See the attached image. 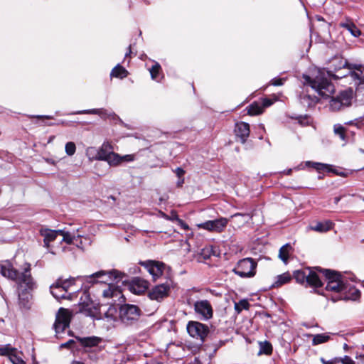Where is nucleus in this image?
Wrapping results in <instances>:
<instances>
[{"label": "nucleus", "instance_id": "7", "mask_svg": "<svg viewBox=\"0 0 364 364\" xmlns=\"http://www.w3.org/2000/svg\"><path fill=\"white\" fill-rule=\"evenodd\" d=\"M187 331L189 335L202 342L209 333V328L207 325L198 321H189L187 324Z\"/></svg>", "mask_w": 364, "mask_h": 364}, {"label": "nucleus", "instance_id": "19", "mask_svg": "<svg viewBox=\"0 0 364 364\" xmlns=\"http://www.w3.org/2000/svg\"><path fill=\"white\" fill-rule=\"evenodd\" d=\"M50 293L57 300L73 299V295L68 292H64V291L60 287V286L57 285L55 282L50 286Z\"/></svg>", "mask_w": 364, "mask_h": 364}, {"label": "nucleus", "instance_id": "36", "mask_svg": "<svg viewBox=\"0 0 364 364\" xmlns=\"http://www.w3.org/2000/svg\"><path fill=\"white\" fill-rule=\"evenodd\" d=\"M121 156L115 152H113L109 155L105 161H107L111 166H117L121 164L120 162Z\"/></svg>", "mask_w": 364, "mask_h": 364}, {"label": "nucleus", "instance_id": "28", "mask_svg": "<svg viewBox=\"0 0 364 364\" xmlns=\"http://www.w3.org/2000/svg\"><path fill=\"white\" fill-rule=\"evenodd\" d=\"M309 267L304 269L296 270L294 272V278L299 284L306 283L308 277Z\"/></svg>", "mask_w": 364, "mask_h": 364}, {"label": "nucleus", "instance_id": "10", "mask_svg": "<svg viewBox=\"0 0 364 364\" xmlns=\"http://www.w3.org/2000/svg\"><path fill=\"white\" fill-rule=\"evenodd\" d=\"M171 289V283L166 282L164 284H159L153 287L148 294L149 297L151 300L157 301H162L168 296Z\"/></svg>", "mask_w": 364, "mask_h": 364}, {"label": "nucleus", "instance_id": "18", "mask_svg": "<svg viewBox=\"0 0 364 364\" xmlns=\"http://www.w3.org/2000/svg\"><path fill=\"white\" fill-rule=\"evenodd\" d=\"M41 235L43 237L45 245L48 247L50 242L54 241L60 233H63V230H53L50 229H41L40 230Z\"/></svg>", "mask_w": 364, "mask_h": 364}, {"label": "nucleus", "instance_id": "1", "mask_svg": "<svg viewBox=\"0 0 364 364\" xmlns=\"http://www.w3.org/2000/svg\"><path fill=\"white\" fill-rule=\"evenodd\" d=\"M315 269L323 272L328 280L326 289L338 294L336 296L332 297L333 301L356 300L360 297L359 290L346 282L339 273L330 269H322L319 267Z\"/></svg>", "mask_w": 364, "mask_h": 364}, {"label": "nucleus", "instance_id": "53", "mask_svg": "<svg viewBox=\"0 0 364 364\" xmlns=\"http://www.w3.org/2000/svg\"><path fill=\"white\" fill-rule=\"evenodd\" d=\"M273 103L272 100L268 98H264L262 100V106L263 107V109L264 107H267L270 105H272Z\"/></svg>", "mask_w": 364, "mask_h": 364}, {"label": "nucleus", "instance_id": "21", "mask_svg": "<svg viewBox=\"0 0 364 364\" xmlns=\"http://www.w3.org/2000/svg\"><path fill=\"white\" fill-rule=\"evenodd\" d=\"M306 284L315 288L321 287L323 285V283L318 277L317 273L314 271V269L309 267Z\"/></svg>", "mask_w": 364, "mask_h": 364}, {"label": "nucleus", "instance_id": "12", "mask_svg": "<svg viewBox=\"0 0 364 364\" xmlns=\"http://www.w3.org/2000/svg\"><path fill=\"white\" fill-rule=\"evenodd\" d=\"M24 265L23 272L19 273V277L16 282L24 286L27 289L32 290L36 288V282L31 274V264L26 262Z\"/></svg>", "mask_w": 364, "mask_h": 364}, {"label": "nucleus", "instance_id": "2", "mask_svg": "<svg viewBox=\"0 0 364 364\" xmlns=\"http://www.w3.org/2000/svg\"><path fill=\"white\" fill-rule=\"evenodd\" d=\"M331 75V71L318 69L311 75H303L304 83L310 86L321 97L328 98L335 91L334 85L329 79Z\"/></svg>", "mask_w": 364, "mask_h": 364}, {"label": "nucleus", "instance_id": "39", "mask_svg": "<svg viewBox=\"0 0 364 364\" xmlns=\"http://www.w3.org/2000/svg\"><path fill=\"white\" fill-rule=\"evenodd\" d=\"M212 255L216 256V250L212 246L204 247L201 250L200 257L204 259H208Z\"/></svg>", "mask_w": 364, "mask_h": 364}, {"label": "nucleus", "instance_id": "27", "mask_svg": "<svg viewBox=\"0 0 364 364\" xmlns=\"http://www.w3.org/2000/svg\"><path fill=\"white\" fill-rule=\"evenodd\" d=\"M79 340L80 343L85 347L97 346L102 341V338L97 336L80 338Z\"/></svg>", "mask_w": 364, "mask_h": 364}, {"label": "nucleus", "instance_id": "13", "mask_svg": "<svg viewBox=\"0 0 364 364\" xmlns=\"http://www.w3.org/2000/svg\"><path fill=\"white\" fill-rule=\"evenodd\" d=\"M228 220L225 218H220L213 220H208L201 223L198 227L209 231L220 232L227 226Z\"/></svg>", "mask_w": 364, "mask_h": 364}, {"label": "nucleus", "instance_id": "51", "mask_svg": "<svg viewBox=\"0 0 364 364\" xmlns=\"http://www.w3.org/2000/svg\"><path fill=\"white\" fill-rule=\"evenodd\" d=\"M9 359L13 364H25L23 360L14 353L10 354Z\"/></svg>", "mask_w": 364, "mask_h": 364}, {"label": "nucleus", "instance_id": "46", "mask_svg": "<svg viewBox=\"0 0 364 364\" xmlns=\"http://www.w3.org/2000/svg\"><path fill=\"white\" fill-rule=\"evenodd\" d=\"M160 70H161V66L159 63H156L155 65H154L151 67V68L149 70L151 78L153 80H157Z\"/></svg>", "mask_w": 364, "mask_h": 364}, {"label": "nucleus", "instance_id": "61", "mask_svg": "<svg viewBox=\"0 0 364 364\" xmlns=\"http://www.w3.org/2000/svg\"><path fill=\"white\" fill-rule=\"evenodd\" d=\"M347 124H352L353 123H352V122H348Z\"/></svg>", "mask_w": 364, "mask_h": 364}, {"label": "nucleus", "instance_id": "5", "mask_svg": "<svg viewBox=\"0 0 364 364\" xmlns=\"http://www.w3.org/2000/svg\"><path fill=\"white\" fill-rule=\"evenodd\" d=\"M141 315L140 309L133 304H124L119 310L120 321L126 325H132L139 320Z\"/></svg>", "mask_w": 364, "mask_h": 364}, {"label": "nucleus", "instance_id": "16", "mask_svg": "<svg viewBox=\"0 0 364 364\" xmlns=\"http://www.w3.org/2000/svg\"><path fill=\"white\" fill-rule=\"evenodd\" d=\"M145 266L154 280L163 274L166 268V265L163 262L155 261H148L145 263Z\"/></svg>", "mask_w": 364, "mask_h": 364}, {"label": "nucleus", "instance_id": "6", "mask_svg": "<svg viewBox=\"0 0 364 364\" xmlns=\"http://www.w3.org/2000/svg\"><path fill=\"white\" fill-rule=\"evenodd\" d=\"M81 300H82V298ZM78 306V312L96 319L101 318L99 306L91 301L87 295H85V300L79 302Z\"/></svg>", "mask_w": 364, "mask_h": 364}, {"label": "nucleus", "instance_id": "9", "mask_svg": "<svg viewBox=\"0 0 364 364\" xmlns=\"http://www.w3.org/2000/svg\"><path fill=\"white\" fill-rule=\"evenodd\" d=\"M194 311L203 320H209L213 316V309L208 300L203 299L196 301L194 304Z\"/></svg>", "mask_w": 364, "mask_h": 364}, {"label": "nucleus", "instance_id": "45", "mask_svg": "<svg viewBox=\"0 0 364 364\" xmlns=\"http://www.w3.org/2000/svg\"><path fill=\"white\" fill-rule=\"evenodd\" d=\"M302 103H306L308 106H311L317 103L318 99L316 97H311L309 95H305L301 97Z\"/></svg>", "mask_w": 364, "mask_h": 364}, {"label": "nucleus", "instance_id": "3", "mask_svg": "<svg viewBox=\"0 0 364 364\" xmlns=\"http://www.w3.org/2000/svg\"><path fill=\"white\" fill-rule=\"evenodd\" d=\"M257 263L252 258L247 257L239 260L232 272L242 278H251L256 274Z\"/></svg>", "mask_w": 364, "mask_h": 364}, {"label": "nucleus", "instance_id": "30", "mask_svg": "<svg viewBox=\"0 0 364 364\" xmlns=\"http://www.w3.org/2000/svg\"><path fill=\"white\" fill-rule=\"evenodd\" d=\"M121 294L120 291L114 286L109 284L107 289H105L102 292V296L105 298L109 299L114 296H118Z\"/></svg>", "mask_w": 364, "mask_h": 364}, {"label": "nucleus", "instance_id": "23", "mask_svg": "<svg viewBox=\"0 0 364 364\" xmlns=\"http://www.w3.org/2000/svg\"><path fill=\"white\" fill-rule=\"evenodd\" d=\"M330 63H331L330 68L333 71H338V70H341V68H349V66L350 65L347 62L346 60H345L342 58H338V57H336L333 59H332V60L331 61Z\"/></svg>", "mask_w": 364, "mask_h": 364}, {"label": "nucleus", "instance_id": "43", "mask_svg": "<svg viewBox=\"0 0 364 364\" xmlns=\"http://www.w3.org/2000/svg\"><path fill=\"white\" fill-rule=\"evenodd\" d=\"M55 283L57 285L60 286V287L64 291V292H68V289L73 284L72 282L68 279H58Z\"/></svg>", "mask_w": 364, "mask_h": 364}, {"label": "nucleus", "instance_id": "20", "mask_svg": "<svg viewBox=\"0 0 364 364\" xmlns=\"http://www.w3.org/2000/svg\"><path fill=\"white\" fill-rule=\"evenodd\" d=\"M114 147L110 142H104L97 152V159L98 160L105 161L114 151Z\"/></svg>", "mask_w": 364, "mask_h": 364}, {"label": "nucleus", "instance_id": "47", "mask_svg": "<svg viewBox=\"0 0 364 364\" xmlns=\"http://www.w3.org/2000/svg\"><path fill=\"white\" fill-rule=\"evenodd\" d=\"M65 152L68 156H73L76 151V146L74 142L70 141L65 144Z\"/></svg>", "mask_w": 364, "mask_h": 364}, {"label": "nucleus", "instance_id": "41", "mask_svg": "<svg viewBox=\"0 0 364 364\" xmlns=\"http://www.w3.org/2000/svg\"><path fill=\"white\" fill-rule=\"evenodd\" d=\"M250 304L247 299H242L238 302H235V310L237 314H240L243 309L248 310Z\"/></svg>", "mask_w": 364, "mask_h": 364}, {"label": "nucleus", "instance_id": "15", "mask_svg": "<svg viewBox=\"0 0 364 364\" xmlns=\"http://www.w3.org/2000/svg\"><path fill=\"white\" fill-rule=\"evenodd\" d=\"M235 133L242 144H245L250 136V130L248 123L240 122L235 124Z\"/></svg>", "mask_w": 364, "mask_h": 364}, {"label": "nucleus", "instance_id": "60", "mask_svg": "<svg viewBox=\"0 0 364 364\" xmlns=\"http://www.w3.org/2000/svg\"><path fill=\"white\" fill-rule=\"evenodd\" d=\"M341 198V197H340V196L335 197L334 198V203H335V204H338V202L340 201Z\"/></svg>", "mask_w": 364, "mask_h": 364}, {"label": "nucleus", "instance_id": "11", "mask_svg": "<svg viewBox=\"0 0 364 364\" xmlns=\"http://www.w3.org/2000/svg\"><path fill=\"white\" fill-rule=\"evenodd\" d=\"M103 276H107L109 279L101 281L102 282H107L109 281H115L118 282L125 277V274L116 269H112L110 271H99L90 276H87V279L88 282H92V279H100Z\"/></svg>", "mask_w": 364, "mask_h": 364}, {"label": "nucleus", "instance_id": "49", "mask_svg": "<svg viewBox=\"0 0 364 364\" xmlns=\"http://www.w3.org/2000/svg\"><path fill=\"white\" fill-rule=\"evenodd\" d=\"M82 113L95 114L98 115H106L107 111L103 109H92L82 112Z\"/></svg>", "mask_w": 364, "mask_h": 364}, {"label": "nucleus", "instance_id": "38", "mask_svg": "<svg viewBox=\"0 0 364 364\" xmlns=\"http://www.w3.org/2000/svg\"><path fill=\"white\" fill-rule=\"evenodd\" d=\"M259 354L270 355L272 353V346L269 341L259 342Z\"/></svg>", "mask_w": 364, "mask_h": 364}, {"label": "nucleus", "instance_id": "24", "mask_svg": "<svg viewBox=\"0 0 364 364\" xmlns=\"http://www.w3.org/2000/svg\"><path fill=\"white\" fill-rule=\"evenodd\" d=\"M292 277L289 272H285L284 274H279L277 276V277L275 278V282L272 284V287H280L284 284L289 283Z\"/></svg>", "mask_w": 364, "mask_h": 364}, {"label": "nucleus", "instance_id": "54", "mask_svg": "<svg viewBox=\"0 0 364 364\" xmlns=\"http://www.w3.org/2000/svg\"><path fill=\"white\" fill-rule=\"evenodd\" d=\"M174 172L176 173V174L178 178L183 177V176L185 174V171L180 167H178L177 168H176L174 170Z\"/></svg>", "mask_w": 364, "mask_h": 364}, {"label": "nucleus", "instance_id": "44", "mask_svg": "<svg viewBox=\"0 0 364 364\" xmlns=\"http://www.w3.org/2000/svg\"><path fill=\"white\" fill-rule=\"evenodd\" d=\"M306 165L311 166L314 168H315L316 170H317L318 171H323V170H328V171L330 170L328 165L325 164L318 163V162L308 161V162H306Z\"/></svg>", "mask_w": 364, "mask_h": 364}, {"label": "nucleus", "instance_id": "32", "mask_svg": "<svg viewBox=\"0 0 364 364\" xmlns=\"http://www.w3.org/2000/svg\"><path fill=\"white\" fill-rule=\"evenodd\" d=\"M127 70L124 67L121 66L119 64L115 66L111 72V76L119 77L122 79L126 77L127 76Z\"/></svg>", "mask_w": 364, "mask_h": 364}, {"label": "nucleus", "instance_id": "8", "mask_svg": "<svg viewBox=\"0 0 364 364\" xmlns=\"http://www.w3.org/2000/svg\"><path fill=\"white\" fill-rule=\"evenodd\" d=\"M71 316L72 315L69 310L64 308H60L58 310L53 325L56 333H62L69 327Z\"/></svg>", "mask_w": 364, "mask_h": 364}, {"label": "nucleus", "instance_id": "22", "mask_svg": "<svg viewBox=\"0 0 364 364\" xmlns=\"http://www.w3.org/2000/svg\"><path fill=\"white\" fill-rule=\"evenodd\" d=\"M339 26L340 27L348 30L350 33V34L354 37H358L361 35L360 30L350 19H346L345 21L341 22Z\"/></svg>", "mask_w": 364, "mask_h": 364}, {"label": "nucleus", "instance_id": "56", "mask_svg": "<svg viewBox=\"0 0 364 364\" xmlns=\"http://www.w3.org/2000/svg\"><path fill=\"white\" fill-rule=\"evenodd\" d=\"M74 343L75 342L73 340H70L68 342L62 344L61 346L64 348H70L73 344H74Z\"/></svg>", "mask_w": 364, "mask_h": 364}, {"label": "nucleus", "instance_id": "57", "mask_svg": "<svg viewBox=\"0 0 364 364\" xmlns=\"http://www.w3.org/2000/svg\"><path fill=\"white\" fill-rule=\"evenodd\" d=\"M183 183H184V178H183V177H182V178H179V180L178 181V182H177V186H178V187H181V186H182V185L183 184Z\"/></svg>", "mask_w": 364, "mask_h": 364}, {"label": "nucleus", "instance_id": "37", "mask_svg": "<svg viewBox=\"0 0 364 364\" xmlns=\"http://www.w3.org/2000/svg\"><path fill=\"white\" fill-rule=\"evenodd\" d=\"M132 288L135 292H143L147 289V282L139 279H136L134 281Z\"/></svg>", "mask_w": 364, "mask_h": 364}, {"label": "nucleus", "instance_id": "14", "mask_svg": "<svg viewBox=\"0 0 364 364\" xmlns=\"http://www.w3.org/2000/svg\"><path fill=\"white\" fill-rule=\"evenodd\" d=\"M0 273L3 277L14 282L18 281L19 277V272L8 260L0 264Z\"/></svg>", "mask_w": 364, "mask_h": 364}, {"label": "nucleus", "instance_id": "42", "mask_svg": "<svg viewBox=\"0 0 364 364\" xmlns=\"http://www.w3.org/2000/svg\"><path fill=\"white\" fill-rule=\"evenodd\" d=\"M114 363L115 364H131L129 356L124 353L117 355Z\"/></svg>", "mask_w": 364, "mask_h": 364}, {"label": "nucleus", "instance_id": "35", "mask_svg": "<svg viewBox=\"0 0 364 364\" xmlns=\"http://www.w3.org/2000/svg\"><path fill=\"white\" fill-rule=\"evenodd\" d=\"M263 107L257 102H253L248 107L247 113L250 115H257L263 112Z\"/></svg>", "mask_w": 364, "mask_h": 364}, {"label": "nucleus", "instance_id": "59", "mask_svg": "<svg viewBox=\"0 0 364 364\" xmlns=\"http://www.w3.org/2000/svg\"><path fill=\"white\" fill-rule=\"evenodd\" d=\"M131 53H132V47H131V45H130L128 47V52L125 54V57L129 55Z\"/></svg>", "mask_w": 364, "mask_h": 364}, {"label": "nucleus", "instance_id": "58", "mask_svg": "<svg viewBox=\"0 0 364 364\" xmlns=\"http://www.w3.org/2000/svg\"><path fill=\"white\" fill-rule=\"evenodd\" d=\"M245 215H247L237 213L232 215V218L237 217V216H245Z\"/></svg>", "mask_w": 364, "mask_h": 364}, {"label": "nucleus", "instance_id": "29", "mask_svg": "<svg viewBox=\"0 0 364 364\" xmlns=\"http://www.w3.org/2000/svg\"><path fill=\"white\" fill-rule=\"evenodd\" d=\"M331 333H321L313 336L312 344L314 346L324 343L331 339Z\"/></svg>", "mask_w": 364, "mask_h": 364}, {"label": "nucleus", "instance_id": "55", "mask_svg": "<svg viewBox=\"0 0 364 364\" xmlns=\"http://www.w3.org/2000/svg\"><path fill=\"white\" fill-rule=\"evenodd\" d=\"M284 80L282 78H274L272 80V85L274 86H280L283 85Z\"/></svg>", "mask_w": 364, "mask_h": 364}, {"label": "nucleus", "instance_id": "50", "mask_svg": "<svg viewBox=\"0 0 364 364\" xmlns=\"http://www.w3.org/2000/svg\"><path fill=\"white\" fill-rule=\"evenodd\" d=\"M14 351V348H11L9 345L0 348V355H9L11 352Z\"/></svg>", "mask_w": 364, "mask_h": 364}, {"label": "nucleus", "instance_id": "4", "mask_svg": "<svg viewBox=\"0 0 364 364\" xmlns=\"http://www.w3.org/2000/svg\"><path fill=\"white\" fill-rule=\"evenodd\" d=\"M352 99L353 90L351 89L343 91L338 96L331 98L329 108L333 112L343 110L351 105Z\"/></svg>", "mask_w": 364, "mask_h": 364}, {"label": "nucleus", "instance_id": "33", "mask_svg": "<svg viewBox=\"0 0 364 364\" xmlns=\"http://www.w3.org/2000/svg\"><path fill=\"white\" fill-rule=\"evenodd\" d=\"M292 250L291 245L286 244L283 245L279 252V257L284 262L287 263L289 259V255Z\"/></svg>", "mask_w": 364, "mask_h": 364}, {"label": "nucleus", "instance_id": "25", "mask_svg": "<svg viewBox=\"0 0 364 364\" xmlns=\"http://www.w3.org/2000/svg\"><path fill=\"white\" fill-rule=\"evenodd\" d=\"M31 296L27 292H22L18 295V305L20 309L28 310L31 307Z\"/></svg>", "mask_w": 364, "mask_h": 364}, {"label": "nucleus", "instance_id": "26", "mask_svg": "<svg viewBox=\"0 0 364 364\" xmlns=\"http://www.w3.org/2000/svg\"><path fill=\"white\" fill-rule=\"evenodd\" d=\"M333 223L331 220H325L323 222H318L314 227H312V230L320 232H327L333 228Z\"/></svg>", "mask_w": 364, "mask_h": 364}, {"label": "nucleus", "instance_id": "40", "mask_svg": "<svg viewBox=\"0 0 364 364\" xmlns=\"http://www.w3.org/2000/svg\"><path fill=\"white\" fill-rule=\"evenodd\" d=\"M117 313L118 311L117 306L114 305H111L105 312V316L111 321H115L117 317Z\"/></svg>", "mask_w": 364, "mask_h": 364}, {"label": "nucleus", "instance_id": "31", "mask_svg": "<svg viewBox=\"0 0 364 364\" xmlns=\"http://www.w3.org/2000/svg\"><path fill=\"white\" fill-rule=\"evenodd\" d=\"M346 132H347V129L341 124H336L333 126L334 134L336 136H339V138L342 141L347 140Z\"/></svg>", "mask_w": 364, "mask_h": 364}, {"label": "nucleus", "instance_id": "34", "mask_svg": "<svg viewBox=\"0 0 364 364\" xmlns=\"http://www.w3.org/2000/svg\"><path fill=\"white\" fill-rule=\"evenodd\" d=\"M323 364H355L354 361L350 359L348 356H345L344 358H336L332 360L326 361L324 359H321Z\"/></svg>", "mask_w": 364, "mask_h": 364}, {"label": "nucleus", "instance_id": "17", "mask_svg": "<svg viewBox=\"0 0 364 364\" xmlns=\"http://www.w3.org/2000/svg\"><path fill=\"white\" fill-rule=\"evenodd\" d=\"M348 69L350 70L349 75L353 80L358 81V84L364 82V66L350 64Z\"/></svg>", "mask_w": 364, "mask_h": 364}, {"label": "nucleus", "instance_id": "48", "mask_svg": "<svg viewBox=\"0 0 364 364\" xmlns=\"http://www.w3.org/2000/svg\"><path fill=\"white\" fill-rule=\"evenodd\" d=\"M60 235L63 237V241L65 242L68 244H72L75 239V236L71 235L69 232H65L63 230V233H60Z\"/></svg>", "mask_w": 364, "mask_h": 364}, {"label": "nucleus", "instance_id": "52", "mask_svg": "<svg viewBox=\"0 0 364 364\" xmlns=\"http://www.w3.org/2000/svg\"><path fill=\"white\" fill-rule=\"evenodd\" d=\"M135 155L134 154H127L124 156H121L120 162L121 164L124 162H131L134 161Z\"/></svg>", "mask_w": 364, "mask_h": 364}]
</instances>
